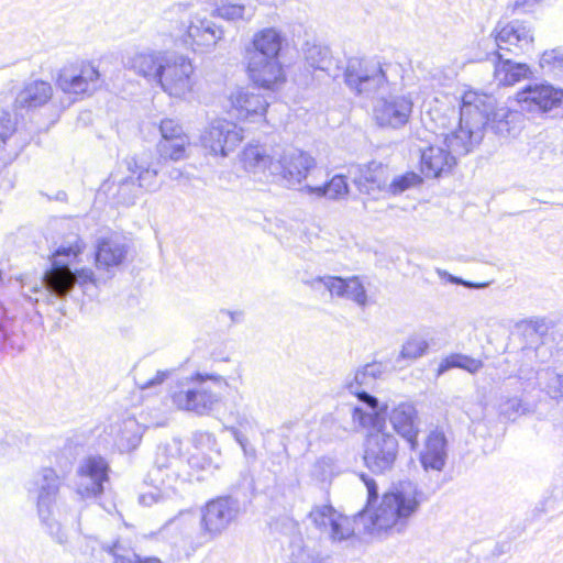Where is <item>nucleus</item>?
<instances>
[{"instance_id":"obj_1","label":"nucleus","mask_w":563,"mask_h":563,"mask_svg":"<svg viewBox=\"0 0 563 563\" xmlns=\"http://www.w3.org/2000/svg\"><path fill=\"white\" fill-rule=\"evenodd\" d=\"M135 71L155 80L172 97H184L192 91L196 67L189 57L164 52H144L133 59Z\"/></svg>"},{"instance_id":"obj_2","label":"nucleus","mask_w":563,"mask_h":563,"mask_svg":"<svg viewBox=\"0 0 563 563\" xmlns=\"http://www.w3.org/2000/svg\"><path fill=\"white\" fill-rule=\"evenodd\" d=\"M422 499V493L417 487L408 485L385 492L377 505L363 508L361 515L366 517V528L371 533L399 532L417 512Z\"/></svg>"},{"instance_id":"obj_3","label":"nucleus","mask_w":563,"mask_h":563,"mask_svg":"<svg viewBox=\"0 0 563 563\" xmlns=\"http://www.w3.org/2000/svg\"><path fill=\"white\" fill-rule=\"evenodd\" d=\"M225 379L216 374L194 373L169 385L167 398L178 411L209 415L221 399Z\"/></svg>"},{"instance_id":"obj_4","label":"nucleus","mask_w":563,"mask_h":563,"mask_svg":"<svg viewBox=\"0 0 563 563\" xmlns=\"http://www.w3.org/2000/svg\"><path fill=\"white\" fill-rule=\"evenodd\" d=\"M86 250V242L77 236L68 245H60L52 253V264L44 274L45 284L58 296L66 295L76 283L81 286L96 285L98 277L90 267L77 268L74 272L68 263H76Z\"/></svg>"},{"instance_id":"obj_5","label":"nucleus","mask_w":563,"mask_h":563,"mask_svg":"<svg viewBox=\"0 0 563 563\" xmlns=\"http://www.w3.org/2000/svg\"><path fill=\"white\" fill-rule=\"evenodd\" d=\"M223 112L239 125L266 126L269 124L271 101L266 93L247 86L239 87L227 96Z\"/></svg>"},{"instance_id":"obj_6","label":"nucleus","mask_w":563,"mask_h":563,"mask_svg":"<svg viewBox=\"0 0 563 563\" xmlns=\"http://www.w3.org/2000/svg\"><path fill=\"white\" fill-rule=\"evenodd\" d=\"M397 452L398 441L385 430L383 421L366 433L363 461L374 474H383L390 470L397 459Z\"/></svg>"},{"instance_id":"obj_7","label":"nucleus","mask_w":563,"mask_h":563,"mask_svg":"<svg viewBox=\"0 0 563 563\" xmlns=\"http://www.w3.org/2000/svg\"><path fill=\"white\" fill-rule=\"evenodd\" d=\"M244 140V129L228 115L217 118L202 132L201 146L212 156L225 157Z\"/></svg>"},{"instance_id":"obj_8","label":"nucleus","mask_w":563,"mask_h":563,"mask_svg":"<svg viewBox=\"0 0 563 563\" xmlns=\"http://www.w3.org/2000/svg\"><path fill=\"white\" fill-rule=\"evenodd\" d=\"M100 80L101 73L93 62L79 60L60 68L55 85L65 95L82 97L95 91Z\"/></svg>"},{"instance_id":"obj_9","label":"nucleus","mask_w":563,"mask_h":563,"mask_svg":"<svg viewBox=\"0 0 563 563\" xmlns=\"http://www.w3.org/2000/svg\"><path fill=\"white\" fill-rule=\"evenodd\" d=\"M413 113L409 95H388L378 99L373 108V120L382 129L399 130L406 126Z\"/></svg>"},{"instance_id":"obj_10","label":"nucleus","mask_w":563,"mask_h":563,"mask_svg":"<svg viewBox=\"0 0 563 563\" xmlns=\"http://www.w3.org/2000/svg\"><path fill=\"white\" fill-rule=\"evenodd\" d=\"M457 139V133L453 132L445 136L448 148L431 144L421 151L418 167L426 179H439L453 172L457 161L451 150H456Z\"/></svg>"},{"instance_id":"obj_11","label":"nucleus","mask_w":563,"mask_h":563,"mask_svg":"<svg viewBox=\"0 0 563 563\" xmlns=\"http://www.w3.org/2000/svg\"><path fill=\"white\" fill-rule=\"evenodd\" d=\"M245 73L255 89L276 92L287 81L284 65L279 60L260 58L255 55L245 56Z\"/></svg>"},{"instance_id":"obj_12","label":"nucleus","mask_w":563,"mask_h":563,"mask_svg":"<svg viewBox=\"0 0 563 563\" xmlns=\"http://www.w3.org/2000/svg\"><path fill=\"white\" fill-rule=\"evenodd\" d=\"M159 140L156 150L159 159L164 162H178L185 159L191 145L189 134L181 123L172 118H165L158 123Z\"/></svg>"},{"instance_id":"obj_13","label":"nucleus","mask_w":563,"mask_h":563,"mask_svg":"<svg viewBox=\"0 0 563 563\" xmlns=\"http://www.w3.org/2000/svg\"><path fill=\"white\" fill-rule=\"evenodd\" d=\"M515 100L528 111L548 113L563 106V89L549 82L529 84L516 92Z\"/></svg>"},{"instance_id":"obj_14","label":"nucleus","mask_w":563,"mask_h":563,"mask_svg":"<svg viewBox=\"0 0 563 563\" xmlns=\"http://www.w3.org/2000/svg\"><path fill=\"white\" fill-rule=\"evenodd\" d=\"M493 38L496 46L494 52L496 57H499L503 53L519 55L526 46L533 42L530 27L519 21L498 23L493 31Z\"/></svg>"},{"instance_id":"obj_15","label":"nucleus","mask_w":563,"mask_h":563,"mask_svg":"<svg viewBox=\"0 0 563 563\" xmlns=\"http://www.w3.org/2000/svg\"><path fill=\"white\" fill-rule=\"evenodd\" d=\"M238 509L228 496L208 500L201 509V529L210 537L220 534L236 518Z\"/></svg>"},{"instance_id":"obj_16","label":"nucleus","mask_w":563,"mask_h":563,"mask_svg":"<svg viewBox=\"0 0 563 563\" xmlns=\"http://www.w3.org/2000/svg\"><path fill=\"white\" fill-rule=\"evenodd\" d=\"M385 79V73L378 63L361 58L350 59L344 71L345 84L356 93L371 91Z\"/></svg>"},{"instance_id":"obj_17","label":"nucleus","mask_w":563,"mask_h":563,"mask_svg":"<svg viewBox=\"0 0 563 563\" xmlns=\"http://www.w3.org/2000/svg\"><path fill=\"white\" fill-rule=\"evenodd\" d=\"M223 31L213 22L203 18L191 20L180 35L181 44L192 52H206L217 45L222 38Z\"/></svg>"},{"instance_id":"obj_18","label":"nucleus","mask_w":563,"mask_h":563,"mask_svg":"<svg viewBox=\"0 0 563 563\" xmlns=\"http://www.w3.org/2000/svg\"><path fill=\"white\" fill-rule=\"evenodd\" d=\"M349 173L353 184L362 194L371 195L379 192L387 185V165L378 161L352 165Z\"/></svg>"},{"instance_id":"obj_19","label":"nucleus","mask_w":563,"mask_h":563,"mask_svg":"<svg viewBox=\"0 0 563 563\" xmlns=\"http://www.w3.org/2000/svg\"><path fill=\"white\" fill-rule=\"evenodd\" d=\"M129 247L117 234L99 238L93 247V265L97 271L109 272L125 263Z\"/></svg>"},{"instance_id":"obj_20","label":"nucleus","mask_w":563,"mask_h":563,"mask_svg":"<svg viewBox=\"0 0 563 563\" xmlns=\"http://www.w3.org/2000/svg\"><path fill=\"white\" fill-rule=\"evenodd\" d=\"M389 421L394 431L407 441L411 450H416L420 430L415 405L407 401L396 405L390 411Z\"/></svg>"},{"instance_id":"obj_21","label":"nucleus","mask_w":563,"mask_h":563,"mask_svg":"<svg viewBox=\"0 0 563 563\" xmlns=\"http://www.w3.org/2000/svg\"><path fill=\"white\" fill-rule=\"evenodd\" d=\"M283 44L284 37L280 31L275 27H265L253 35L251 47L246 49V55L278 60Z\"/></svg>"},{"instance_id":"obj_22","label":"nucleus","mask_w":563,"mask_h":563,"mask_svg":"<svg viewBox=\"0 0 563 563\" xmlns=\"http://www.w3.org/2000/svg\"><path fill=\"white\" fill-rule=\"evenodd\" d=\"M53 97L52 85L42 79L26 82L14 101L15 110H32L45 106Z\"/></svg>"},{"instance_id":"obj_23","label":"nucleus","mask_w":563,"mask_h":563,"mask_svg":"<svg viewBox=\"0 0 563 563\" xmlns=\"http://www.w3.org/2000/svg\"><path fill=\"white\" fill-rule=\"evenodd\" d=\"M446 460V438L442 431H431L426 440L419 461L426 471H442Z\"/></svg>"},{"instance_id":"obj_24","label":"nucleus","mask_w":563,"mask_h":563,"mask_svg":"<svg viewBox=\"0 0 563 563\" xmlns=\"http://www.w3.org/2000/svg\"><path fill=\"white\" fill-rule=\"evenodd\" d=\"M134 176L124 178L118 184V196L121 199H128L136 195V189L153 190L158 186L157 170L150 167L139 168L134 165L130 168Z\"/></svg>"},{"instance_id":"obj_25","label":"nucleus","mask_w":563,"mask_h":563,"mask_svg":"<svg viewBox=\"0 0 563 563\" xmlns=\"http://www.w3.org/2000/svg\"><path fill=\"white\" fill-rule=\"evenodd\" d=\"M322 280L332 296L351 298L360 306L367 303L366 290L357 276L349 278L329 276Z\"/></svg>"},{"instance_id":"obj_26","label":"nucleus","mask_w":563,"mask_h":563,"mask_svg":"<svg viewBox=\"0 0 563 563\" xmlns=\"http://www.w3.org/2000/svg\"><path fill=\"white\" fill-rule=\"evenodd\" d=\"M78 474L91 479V487L79 489V494L85 497L97 496L102 493V485L108 479V465L101 457L90 456L85 460Z\"/></svg>"},{"instance_id":"obj_27","label":"nucleus","mask_w":563,"mask_h":563,"mask_svg":"<svg viewBox=\"0 0 563 563\" xmlns=\"http://www.w3.org/2000/svg\"><path fill=\"white\" fill-rule=\"evenodd\" d=\"M242 168L250 174L264 173L273 164L264 144L260 142L247 143L239 155Z\"/></svg>"},{"instance_id":"obj_28","label":"nucleus","mask_w":563,"mask_h":563,"mask_svg":"<svg viewBox=\"0 0 563 563\" xmlns=\"http://www.w3.org/2000/svg\"><path fill=\"white\" fill-rule=\"evenodd\" d=\"M312 164L313 159L305 152L295 151L284 154L278 159V175L286 180H300L307 175Z\"/></svg>"},{"instance_id":"obj_29","label":"nucleus","mask_w":563,"mask_h":563,"mask_svg":"<svg viewBox=\"0 0 563 563\" xmlns=\"http://www.w3.org/2000/svg\"><path fill=\"white\" fill-rule=\"evenodd\" d=\"M496 58L494 77L500 86L510 87L529 77L530 68L527 64L505 59L503 54Z\"/></svg>"},{"instance_id":"obj_30","label":"nucleus","mask_w":563,"mask_h":563,"mask_svg":"<svg viewBox=\"0 0 563 563\" xmlns=\"http://www.w3.org/2000/svg\"><path fill=\"white\" fill-rule=\"evenodd\" d=\"M461 113L467 117L487 118L494 110L492 96L475 89L463 92L460 103Z\"/></svg>"},{"instance_id":"obj_31","label":"nucleus","mask_w":563,"mask_h":563,"mask_svg":"<svg viewBox=\"0 0 563 563\" xmlns=\"http://www.w3.org/2000/svg\"><path fill=\"white\" fill-rule=\"evenodd\" d=\"M106 551L113 558V563H162L156 556H140L120 540L113 541Z\"/></svg>"},{"instance_id":"obj_32","label":"nucleus","mask_w":563,"mask_h":563,"mask_svg":"<svg viewBox=\"0 0 563 563\" xmlns=\"http://www.w3.org/2000/svg\"><path fill=\"white\" fill-rule=\"evenodd\" d=\"M454 367L462 368L474 374L483 367V362L478 358L454 353L442 360L437 369V375H442L444 372Z\"/></svg>"},{"instance_id":"obj_33","label":"nucleus","mask_w":563,"mask_h":563,"mask_svg":"<svg viewBox=\"0 0 563 563\" xmlns=\"http://www.w3.org/2000/svg\"><path fill=\"white\" fill-rule=\"evenodd\" d=\"M309 192L318 197H327L329 199H341L349 194V185L346 177L343 175H334L329 181L322 186L309 188Z\"/></svg>"},{"instance_id":"obj_34","label":"nucleus","mask_w":563,"mask_h":563,"mask_svg":"<svg viewBox=\"0 0 563 563\" xmlns=\"http://www.w3.org/2000/svg\"><path fill=\"white\" fill-rule=\"evenodd\" d=\"M353 523L352 518L338 512L324 531L329 533L332 541H343L354 536Z\"/></svg>"},{"instance_id":"obj_35","label":"nucleus","mask_w":563,"mask_h":563,"mask_svg":"<svg viewBox=\"0 0 563 563\" xmlns=\"http://www.w3.org/2000/svg\"><path fill=\"white\" fill-rule=\"evenodd\" d=\"M426 177L419 172L408 170L397 177H395L388 188L390 194L399 195L410 188L420 187Z\"/></svg>"},{"instance_id":"obj_36","label":"nucleus","mask_w":563,"mask_h":563,"mask_svg":"<svg viewBox=\"0 0 563 563\" xmlns=\"http://www.w3.org/2000/svg\"><path fill=\"white\" fill-rule=\"evenodd\" d=\"M338 512L330 504L319 505L310 510L308 517L319 530L323 531L328 529L329 523Z\"/></svg>"},{"instance_id":"obj_37","label":"nucleus","mask_w":563,"mask_h":563,"mask_svg":"<svg viewBox=\"0 0 563 563\" xmlns=\"http://www.w3.org/2000/svg\"><path fill=\"white\" fill-rule=\"evenodd\" d=\"M43 482L41 487L40 499L43 501L48 500L55 496L59 488V476L54 468L47 467L43 470Z\"/></svg>"},{"instance_id":"obj_38","label":"nucleus","mask_w":563,"mask_h":563,"mask_svg":"<svg viewBox=\"0 0 563 563\" xmlns=\"http://www.w3.org/2000/svg\"><path fill=\"white\" fill-rule=\"evenodd\" d=\"M307 58L313 68L319 69H325L331 60L328 49L321 46H313L310 48Z\"/></svg>"},{"instance_id":"obj_39","label":"nucleus","mask_w":563,"mask_h":563,"mask_svg":"<svg viewBox=\"0 0 563 563\" xmlns=\"http://www.w3.org/2000/svg\"><path fill=\"white\" fill-rule=\"evenodd\" d=\"M216 14L224 20L234 21L243 18L244 5L236 3H222L217 7Z\"/></svg>"},{"instance_id":"obj_40","label":"nucleus","mask_w":563,"mask_h":563,"mask_svg":"<svg viewBox=\"0 0 563 563\" xmlns=\"http://www.w3.org/2000/svg\"><path fill=\"white\" fill-rule=\"evenodd\" d=\"M360 477L367 489V497L364 508H372L373 506L378 504L377 484L373 478L368 477L365 474H362Z\"/></svg>"},{"instance_id":"obj_41","label":"nucleus","mask_w":563,"mask_h":563,"mask_svg":"<svg viewBox=\"0 0 563 563\" xmlns=\"http://www.w3.org/2000/svg\"><path fill=\"white\" fill-rule=\"evenodd\" d=\"M16 131L15 122L9 113L0 117V143H4Z\"/></svg>"},{"instance_id":"obj_42","label":"nucleus","mask_w":563,"mask_h":563,"mask_svg":"<svg viewBox=\"0 0 563 563\" xmlns=\"http://www.w3.org/2000/svg\"><path fill=\"white\" fill-rule=\"evenodd\" d=\"M353 395L362 402H364L372 410H376L378 407V400L376 397L367 394L364 390L354 391Z\"/></svg>"},{"instance_id":"obj_43","label":"nucleus","mask_w":563,"mask_h":563,"mask_svg":"<svg viewBox=\"0 0 563 563\" xmlns=\"http://www.w3.org/2000/svg\"><path fill=\"white\" fill-rule=\"evenodd\" d=\"M352 417L361 427H366L368 416L361 408L355 407L352 411Z\"/></svg>"},{"instance_id":"obj_44","label":"nucleus","mask_w":563,"mask_h":563,"mask_svg":"<svg viewBox=\"0 0 563 563\" xmlns=\"http://www.w3.org/2000/svg\"><path fill=\"white\" fill-rule=\"evenodd\" d=\"M167 377H168L167 372H157L153 378H151L150 380H147L145 383L144 387H151L154 385L163 384Z\"/></svg>"},{"instance_id":"obj_45","label":"nucleus","mask_w":563,"mask_h":563,"mask_svg":"<svg viewBox=\"0 0 563 563\" xmlns=\"http://www.w3.org/2000/svg\"><path fill=\"white\" fill-rule=\"evenodd\" d=\"M372 420H373V421L378 420V413H374V415H373V417H372Z\"/></svg>"}]
</instances>
